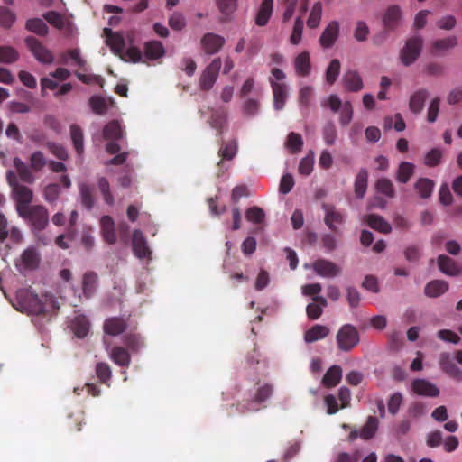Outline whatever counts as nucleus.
<instances>
[{"label":"nucleus","instance_id":"obj_1","mask_svg":"<svg viewBox=\"0 0 462 462\" xmlns=\"http://www.w3.org/2000/svg\"><path fill=\"white\" fill-rule=\"evenodd\" d=\"M6 180L12 189V197L15 202L17 214L32 207V205H31V203L33 199L32 190L18 181L17 175L14 171H8L6 172Z\"/></svg>","mask_w":462,"mask_h":462},{"label":"nucleus","instance_id":"obj_2","mask_svg":"<svg viewBox=\"0 0 462 462\" xmlns=\"http://www.w3.org/2000/svg\"><path fill=\"white\" fill-rule=\"evenodd\" d=\"M18 216L30 225L33 232L42 231L49 224V212L42 205H32Z\"/></svg>","mask_w":462,"mask_h":462},{"label":"nucleus","instance_id":"obj_3","mask_svg":"<svg viewBox=\"0 0 462 462\" xmlns=\"http://www.w3.org/2000/svg\"><path fill=\"white\" fill-rule=\"evenodd\" d=\"M336 340L339 350L349 352L359 344V332L353 325L345 324L338 329Z\"/></svg>","mask_w":462,"mask_h":462},{"label":"nucleus","instance_id":"obj_4","mask_svg":"<svg viewBox=\"0 0 462 462\" xmlns=\"http://www.w3.org/2000/svg\"><path fill=\"white\" fill-rule=\"evenodd\" d=\"M422 43V38L420 36H413L406 41L400 51V59L404 66H410L417 60L421 52Z\"/></svg>","mask_w":462,"mask_h":462},{"label":"nucleus","instance_id":"obj_5","mask_svg":"<svg viewBox=\"0 0 462 462\" xmlns=\"http://www.w3.org/2000/svg\"><path fill=\"white\" fill-rule=\"evenodd\" d=\"M221 65L220 58H216L206 67L199 78L201 90L208 91L213 88L217 79Z\"/></svg>","mask_w":462,"mask_h":462},{"label":"nucleus","instance_id":"obj_6","mask_svg":"<svg viewBox=\"0 0 462 462\" xmlns=\"http://www.w3.org/2000/svg\"><path fill=\"white\" fill-rule=\"evenodd\" d=\"M25 44L34 58L41 63L51 64L54 60L52 52L47 49L38 39L28 36L25 38Z\"/></svg>","mask_w":462,"mask_h":462},{"label":"nucleus","instance_id":"obj_7","mask_svg":"<svg viewBox=\"0 0 462 462\" xmlns=\"http://www.w3.org/2000/svg\"><path fill=\"white\" fill-rule=\"evenodd\" d=\"M24 311L29 314L40 315L45 311L44 303L35 293L24 291L20 296V302Z\"/></svg>","mask_w":462,"mask_h":462},{"label":"nucleus","instance_id":"obj_8","mask_svg":"<svg viewBox=\"0 0 462 462\" xmlns=\"http://www.w3.org/2000/svg\"><path fill=\"white\" fill-rule=\"evenodd\" d=\"M313 271L319 276L334 278L341 273V268L327 259H318L312 263Z\"/></svg>","mask_w":462,"mask_h":462},{"label":"nucleus","instance_id":"obj_9","mask_svg":"<svg viewBox=\"0 0 462 462\" xmlns=\"http://www.w3.org/2000/svg\"><path fill=\"white\" fill-rule=\"evenodd\" d=\"M225 42L226 41L224 37L213 32L204 34L200 41L201 47L208 55H213L218 52L224 46Z\"/></svg>","mask_w":462,"mask_h":462},{"label":"nucleus","instance_id":"obj_10","mask_svg":"<svg viewBox=\"0 0 462 462\" xmlns=\"http://www.w3.org/2000/svg\"><path fill=\"white\" fill-rule=\"evenodd\" d=\"M322 208L325 211V224L331 231L338 234L339 229L337 227V225H342L344 223V215L337 210L334 206L328 204H323Z\"/></svg>","mask_w":462,"mask_h":462},{"label":"nucleus","instance_id":"obj_11","mask_svg":"<svg viewBox=\"0 0 462 462\" xmlns=\"http://www.w3.org/2000/svg\"><path fill=\"white\" fill-rule=\"evenodd\" d=\"M40 263V254L34 247H29L23 251L17 267L20 271L34 270Z\"/></svg>","mask_w":462,"mask_h":462},{"label":"nucleus","instance_id":"obj_12","mask_svg":"<svg viewBox=\"0 0 462 462\" xmlns=\"http://www.w3.org/2000/svg\"><path fill=\"white\" fill-rule=\"evenodd\" d=\"M412 391L420 396L438 397L439 389L426 379H415L411 383Z\"/></svg>","mask_w":462,"mask_h":462},{"label":"nucleus","instance_id":"obj_13","mask_svg":"<svg viewBox=\"0 0 462 462\" xmlns=\"http://www.w3.org/2000/svg\"><path fill=\"white\" fill-rule=\"evenodd\" d=\"M339 35V23L337 21H331L319 37V44L324 49L331 48Z\"/></svg>","mask_w":462,"mask_h":462},{"label":"nucleus","instance_id":"obj_14","mask_svg":"<svg viewBox=\"0 0 462 462\" xmlns=\"http://www.w3.org/2000/svg\"><path fill=\"white\" fill-rule=\"evenodd\" d=\"M402 14V13L399 5H390L383 16V23L385 30L392 31L396 29L400 24Z\"/></svg>","mask_w":462,"mask_h":462},{"label":"nucleus","instance_id":"obj_15","mask_svg":"<svg viewBox=\"0 0 462 462\" xmlns=\"http://www.w3.org/2000/svg\"><path fill=\"white\" fill-rule=\"evenodd\" d=\"M14 166L17 175L18 181L21 180L27 184H32L35 181V176L32 173V169L28 166L23 160L18 157L14 159Z\"/></svg>","mask_w":462,"mask_h":462},{"label":"nucleus","instance_id":"obj_16","mask_svg":"<svg viewBox=\"0 0 462 462\" xmlns=\"http://www.w3.org/2000/svg\"><path fill=\"white\" fill-rule=\"evenodd\" d=\"M127 328L126 320L122 317H112L105 320L103 325L104 332L116 337L122 334Z\"/></svg>","mask_w":462,"mask_h":462},{"label":"nucleus","instance_id":"obj_17","mask_svg":"<svg viewBox=\"0 0 462 462\" xmlns=\"http://www.w3.org/2000/svg\"><path fill=\"white\" fill-rule=\"evenodd\" d=\"M106 37V43L116 55H122L125 50V39L119 32H115L109 28L104 29Z\"/></svg>","mask_w":462,"mask_h":462},{"label":"nucleus","instance_id":"obj_18","mask_svg":"<svg viewBox=\"0 0 462 462\" xmlns=\"http://www.w3.org/2000/svg\"><path fill=\"white\" fill-rule=\"evenodd\" d=\"M69 328L78 338H84L89 332L90 323L85 315L78 314L70 321Z\"/></svg>","mask_w":462,"mask_h":462},{"label":"nucleus","instance_id":"obj_19","mask_svg":"<svg viewBox=\"0 0 462 462\" xmlns=\"http://www.w3.org/2000/svg\"><path fill=\"white\" fill-rule=\"evenodd\" d=\"M100 227L104 240L109 245L115 244L117 236L114 219L110 216H103L100 219Z\"/></svg>","mask_w":462,"mask_h":462},{"label":"nucleus","instance_id":"obj_20","mask_svg":"<svg viewBox=\"0 0 462 462\" xmlns=\"http://www.w3.org/2000/svg\"><path fill=\"white\" fill-rule=\"evenodd\" d=\"M132 244L133 251L138 258L143 259L149 257V255L151 254V251L147 246L146 240L141 231H134Z\"/></svg>","mask_w":462,"mask_h":462},{"label":"nucleus","instance_id":"obj_21","mask_svg":"<svg viewBox=\"0 0 462 462\" xmlns=\"http://www.w3.org/2000/svg\"><path fill=\"white\" fill-rule=\"evenodd\" d=\"M439 365L441 370L452 378L459 379L462 376L461 370L448 353L440 354Z\"/></svg>","mask_w":462,"mask_h":462},{"label":"nucleus","instance_id":"obj_22","mask_svg":"<svg viewBox=\"0 0 462 462\" xmlns=\"http://www.w3.org/2000/svg\"><path fill=\"white\" fill-rule=\"evenodd\" d=\"M270 83L273 94V107L276 110H282L288 96L286 86L273 79L270 80Z\"/></svg>","mask_w":462,"mask_h":462},{"label":"nucleus","instance_id":"obj_23","mask_svg":"<svg viewBox=\"0 0 462 462\" xmlns=\"http://www.w3.org/2000/svg\"><path fill=\"white\" fill-rule=\"evenodd\" d=\"M429 97V92L425 88H420L415 91L409 100V109L413 114H420L423 108L426 99Z\"/></svg>","mask_w":462,"mask_h":462},{"label":"nucleus","instance_id":"obj_24","mask_svg":"<svg viewBox=\"0 0 462 462\" xmlns=\"http://www.w3.org/2000/svg\"><path fill=\"white\" fill-rule=\"evenodd\" d=\"M294 68L297 75L307 77L311 70L310 53L306 51L300 52L294 60Z\"/></svg>","mask_w":462,"mask_h":462},{"label":"nucleus","instance_id":"obj_25","mask_svg":"<svg viewBox=\"0 0 462 462\" xmlns=\"http://www.w3.org/2000/svg\"><path fill=\"white\" fill-rule=\"evenodd\" d=\"M341 378L342 368L337 365H334L326 372L321 380V383L327 388H332L340 383Z\"/></svg>","mask_w":462,"mask_h":462},{"label":"nucleus","instance_id":"obj_26","mask_svg":"<svg viewBox=\"0 0 462 462\" xmlns=\"http://www.w3.org/2000/svg\"><path fill=\"white\" fill-rule=\"evenodd\" d=\"M343 85L346 90L357 92L363 88V80L356 71L349 70L343 77Z\"/></svg>","mask_w":462,"mask_h":462},{"label":"nucleus","instance_id":"obj_27","mask_svg":"<svg viewBox=\"0 0 462 462\" xmlns=\"http://www.w3.org/2000/svg\"><path fill=\"white\" fill-rule=\"evenodd\" d=\"M438 265L439 270L447 275L457 276L461 272L456 262L445 254L438 257Z\"/></svg>","mask_w":462,"mask_h":462},{"label":"nucleus","instance_id":"obj_28","mask_svg":"<svg viewBox=\"0 0 462 462\" xmlns=\"http://www.w3.org/2000/svg\"><path fill=\"white\" fill-rule=\"evenodd\" d=\"M165 54V49L159 41H150L144 44V57L150 60H156Z\"/></svg>","mask_w":462,"mask_h":462},{"label":"nucleus","instance_id":"obj_29","mask_svg":"<svg viewBox=\"0 0 462 462\" xmlns=\"http://www.w3.org/2000/svg\"><path fill=\"white\" fill-rule=\"evenodd\" d=\"M367 225L383 234H389L392 231L390 224L381 216L376 214H369L365 217Z\"/></svg>","mask_w":462,"mask_h":462},{"label":"nucleus","instance_id":"obj_30","mask_svg":"<svg viewBox=\"0 0 462 462\" xmlns=\"http://www.w3.org/2000/svg\"><path fill=\"white\" fill-rule=\"evenodd\" d=\"M448 290V283L443 280H433L425 286L424 292L430 298H436Z\"/></svg>","mask_w":462,"mask_h":462},{"label":"nucleus","instance_id":"obj_31","mask_svg":"<svg viewBox=\"0 0 462 462\" xmlns=\"http://www.w3.org/2000/svg\"><path fill=\"white\" fill-rule=\"evenodd\" d=\"M123 134V128L118 120H112L104 126L103 135L107 140H120Z\"/></svg>","mask_w":462,"mask_h":462},{"label":"nucleus","instance_id":"obj_32","mask_svg":"<svg viewBox=\"0 0 462 462\" xmlns=\"http://www.w3.org/2000/svg\"><path fill=\"white\" fill-rule=\"evenodd\" d=\"M273 0H263L255 17V23L258 26L267 24L273 13Z\"/></svg>","mask_w":462,"mask_h":462},{"label":"nucleus","instance_id":"obj_33","mask_svg":"<svg viewBox=\"0 0 462 462\" xmlns=\"http://www.w3.org/2000/svg\"><path fill=\"white\" fill-rule=\"evenodd\" d=\"M328 334L329 329L328 327L317 324L305 332L304 339L307 343H312L325 338Z\"/></svg>","mask_w":462,"mask_h":462},{"label":"nucleus","instance_id":"obj_34","mask_svg":"<svg viewBox=\"0 0 462 462\" xmlns=\"http://www.w3.org/2000/svg\"><path fill=\"white\" fill-rule=\"evenodd\" d=\"M208 123L217 131V135H221L226 125V113L223 110H213Z\"/></svg>","mask_w":462,"mask_h":462},{"label":"nucleus","instance_id":"obj_35","mask_svg":"<svg viewBox=\"0 0 462 462\" xmlns=\"http://www.w3.org/2000/svg\"><path fill=\"white\" fill-rule=\"evenodd\" d=\"M457 45L456 36H448L443 39L436 40L432 42V52L439 54L448 50L453 49Z\"/></svg>","mask_w":462,"mask_h":462},{"label":"nucleus","instance_id":"obj_36","mask_svg":"<svg viewBox=\"0 0 462 462\" xmlns=\"http://www.w3.org/2000/svg\"><path fill=\"white\" fill-rule=\"evenodd\" d=\"M368 171L366 169H361L355 180V194L358 199H363L367 189Z\"/></svg>","mask_w":462,"mask_h":462},{"label":"nucleus","instance_id":"obj_37","mask_svg":"<svg viewBox=\"0 0 462 462\" xmlns=\"http://www.w3.org/2000/svg\"><path fill=\"white\" fill-rule=\"evenodd\" d=\"M97 284V274L94 272H87L83 276L82 290L87 298L94 293Z\"/></svg>","mask_w":462,"mask_h":462},{"label":"nucleus","instance_id":"obj_38","mask_svg":"<svg viewBox=\"0 0 462 462\" xmlns=\"http://www.w3.org/2000/svg\"><path fill=\"white\" fill-rule=\"evenodd\" d=\"M79 189L81 204L87 209H91L95 204L93 188L87 183H81L79 186Z\"/></svg>","mask_w":462,"mask_h":462},{"label":"nucleus","instance_id":"obj_39","mask_svg":"<svg viewBox=\"0 0 462 462\" xmlns=\"http://www.w3.org/2000/svg\"><path fill=\"white\" fill-rule=\"evenodd\" d=\"M111 359L118 365L127 367L130 365V355L128 351L122 346H115L111 351Z\"/></svg>","mask_w":462,"mask_h":462},{"label":"nucleus","instance_id":"obj_40","mask_svg":"<svg viewBox=\"0 0 462 462\" xmlns=\"http://www.w3.org/2000/svg\"><path fill=\"white\" fill-rule=\"evenodd\" d=\"M70 136L77 153L82 154L84 152V135L82 129L78 125H70Z\"/></svg>","mask_w":462,"mask_h":462},{"label":"nucleus","instance_id":"obj_41","mask_svg":"<svg viewBox=\"0 0 462 462\" xmlns=\"http://www.w3.org/2000/svg\"><path fill=\"white\" fill-rule=\"evenodd\" d=\"M414 188L420 198L428 199L432 193L434 182L428 178H420L416 181Z\"/></svg>","mask_w":462,"mask_h":462},{"label":"nucleus","instance_id":"obj_42","mask_svg":"<svg viewBox=\"0 0 462 462\" xmlns=\"http://www.w3.org/2000/svg\"><path fill=\"white\" fill-rule=\"evenodd\" d=\"M69 60H73L74 63L81 69L86 65V60L81 58L79 49H69L60 55V62L62 64H67Z\"/></svg>","mask_w":462,"mask_h":462},{"label":"nucleus","instance_id":"obj_43","mask_svg":"<svg viewBox=\"0 0 462 462\" xmlns=\"http://www.w3.org/2000/svg\"><path fill=\"white\" fill-rule=\"evenodd\" d=\"M414 164L411 162H401L396 174L397 180L401 183H407L414 173Z\"/></svg>","mask_w":462,"mask_h":462},{"label":"nucleus","instance_id":"obj_44","mask_svg":"<svg viewBox=\"0 0 462 462\" xmlns=\"http://www.w3.org/2000/svg\"><path fill=\"white\" fill-rule=\"evenodd\" d=\"M237 152V141L231 140L227 143H223L219 148L218 155L222 160H232Z\"/></svg>","mask_w":462,"mask_h":462},{"label":"nucleus","instance_id":"obj_45","mask_svg":"<svg viewBox=\"0 0 462 462\" xmlns=\"http://www.w3.org/2000/svg\"><path fill=\"white\" fill-rule=\"evenodd\" d=\"M378 428V420L376 417L369 416L365 424L360 430V438L370 439L374 437Z\"/></svg>","mask_w":462,"mask_h":462},{"label":"nucleus","instance_id":"obj_46","mask_svg":"<svg viewBox=\"0 0 462 462\" xmlns=\"http://www.w3.org/2000/svg\"><path fill=\"white\" fill-rule=\"evenodd\" d=\"M97 187L102 194L103 199L106 204L113 206L115 204L114 196L110 190V184L105 177H100L97 180Z\"/></svg>","mask_w":462,"mask_h":462},{"label":"nucleus","instance_id":"obj_47","mask_svg":"<svg viewBox=\"0 0 462 462\" xmlns=\"http://www.w3.org/2000/svg\"><path fill=\"white\" fill-rule=\"evenodd\" d=\"M286 147L290 150L291 153H297L301 151L303 146V140L300 134L291 132L286 140Z\"/></svg>","mask_w":462,"mask_h":462},{"label":"nucleus","instance_id":"obj_48","mask_svg":"<svg viewBox=\"0 0 462 462\" xmlns=\"http://www.w3.org/2000/svg\"><path fill=\"white\" fill-rule=\"evenodd\" d=\"M26 29L41 36H45L48 33V26L40 18L27 20Z\"/></svg>","mask_w":462,"mask_h":462},{"label":"nucleus","instance_id":"obj_49","mask_svg":"<svg viewBox=\"0 0 462 462\" xmlns=\"http://www.w3.org/2000/svg\"><path fill=\"white\" fill-rule=\"evenodd\" d=\"M95 371L100 383L109 386V381L112 376L110 366L106 363L99 362L96 365Z\"/></svg>","mask_w":462,"mask_h":462},{"label":"nucleus","instance_id":"obj_50","mask_svg":"<svg viewBox=\"0 0 462 462\" xmlns=\"http://www.w3.org/2000/svg\"><path fill=\"white\" fill-rule=\"evenodd\" d=\"M19 59V52L11 46H0V62L11 64Z\"/></svg>","mask_w":462,"mask_h":462},{"label":"nucleus","instance_id":"obj_51","mask_svg":"<svg viewBox=\"0 0 462 462\" xmlns=\"http://www.w3.org/2000/svg\"><path fill=\"white\" fill-rule=\"evenodd\" d=\"M322 15V5L320 2H316L310 11V16L307 20V25L311 28H317L320 23Z\"/></svg>","mask_w":462,"mask_h":462},{"label":"nucleus","instance_id":"obj_52","mask_svg":"<svg viewBox=\"0 0 462 462\" xmlns=\"http://www.w3.org/2000/svg\"><path fill=\"white\" fill-rule=\"evenodd\" d=\"M245 216L247 221L254 224H261L264 220L265 213L261 208L253 206L246 209Z\"/></svg>","mask_w":462,"mask_h":462},{"label":"nucleus","instance_id":"obj_53","mask_svg":"<svg viewBox=\"0 0 462 462\" xmlns=\"http://www.w3.org/2000/svg\"><path fill=\"white\" fill-rule=\"evenodd\" d=\"M375 189L379 193H381L388 198L394 197V194H395L394 188H393V182L389 179L381 178V179L377 180V181L375 183Z\"/></svg>","mask_w":462,"mask_h":462},{"label":"nucleus","instance_id":"obj_54","mask_svg":"<svg viewBox=\"0 0 462 462\" xmlns=\"http://www.w3.org/2000/svg\"><path fill=\"white\" fill-rule=\"evenodd\" d=\"M89 106L92 111L97 114L103 116L106 113L107 105L106 99L101 96H92L89 98Z\"/></svg>","mask_w":462,"mask_h":462},{"label":"nucleus","instance_id":"obj_55","mask_svg":"<svg viewBox=\"0 0 462 462\" xmlns=\"http://www.w3.org/2000/svg\"><path fill=\"white\" fill-rule=\"evenodd\" d=\"M273 391V385L271 383H266L257 389L253 399L259 406L260 403L265 402L272 396Z\"/></svg>","mask_w":462,"mask_h":462},{"label":"nucleus","instance_id":"obj_56","mask_svg":"<svg viewBox=\"0 0 462 462\" xmlns=\"http://www.w3.org/2000/svg\"><path fill=\"white\" fill-rule=\"evenodd\" d=\"M442 152L439 148L430 150L424 157V164L428 167H436L441 162Z\"/></svg>","mask_w":462,"mask_h":462},{"label":"nucleus","instance_id":"obj_57","mask_svg":"<svg viewBox=\"0 0 462 462\" xmlns=\"http://www.w3.org/2000/svg\"><path fill=\"white\" fill-rule=\"evenodd\" d=\"M340 72V62L334 59L330 61L326 70V80L328 84H334Z\"/></svg>","mask_w":462,"mask_h":462},{"label":"nucleus","instance_id":"obj_58","mask_svg":"<svg viewBox=\"0 0 462 462\" xmlns=\"http://www.w3.org/2000/svg\"><path fill=\"white\" fill-rule=\"evenodd\" d=\"M322 136L327 145H333L336 142L337 133L332 122L327 123L322 129Z\"/></svg>","mask_w":462,"mask_h":462},{"label":"nucleus","instance_id":"obj_59","mask_svg":"<svg viewBox=\"0 0 462 462\" xmlns=\"http://www.w3.org/2000/svg\"><path fill=\"white\" fill-rule=\"evenodd\" d=\"M119 57L125 61L136 63L142 60L143 53L139 48L131 46L125 51H123V54Z\"/></svg>","mask_w":462,"mask_h":462},{"label":"nucleus","instance_id":"obj_60","mask_svg":"<svg viewBox=\"0 0 462 462\" xmlns=\"http://www.w3.org/2000/svg\"><path fill=\"white\" fill-rule=\"evenodd\" d=\"M303 31V19L301 16L296 18L292 29L291 35L290 37V42L293 45H298L301 41Z\"/></svg>","mask_w":462,"mask_h":462},{"label":"nucleus","instance_id":"obj_61","mask_svg":"<svg viewBox=\"0 0 462 462\" xmlns=\"http://www.w3.org/2000/svg\"><path fill=\"white\" fill-rule=\"evenodd\" d=\"M314 165V154L311 152L303 157L299 164V172L302 175L308 176L312 172Z\"/></svg>","mask_w":462,"mask_h":462},{"label":"nucleus","instance_id":"obj_62","mask_svg":"<svg viewBox=\"0 0 462 462\" xmlns=\"http://www.w3.org/2000/svg\"><path fill=\"white\" fill-rule=\"evenodd\" d=\"M44 19L52 26L57 29H63L64 27V18L63 16L56 12V11H49L43 14Z\"/></svg>","mask_w":462,"mask_h":462},{"label":"nucleus","instance_id":"obj_63","mask_svg":"<svg viewBox=\"0 0 462 462\" xmlns=\"http://www.w3.org/2000/svg\"><path fill=\"white\" fill-rule=\"evenodd\" d=\"M260 109V102L255 98H247L243 104V113L246 116H254Z\"/></svg>","mask_w":462,"mask_h":462},{"label":"nucleus","instance_id":"obj_64","mask_svg":"<svg viewBox=\"0 0 462 462\" xmlns=\"http://www.w3.org/2000/svg\"><path fill=\"white\" fill-rule=\"evenodd\" d=\"M220 13L226 16L232 14L237 7V0H217Z\"/></svg>","mask_w":462,"mask_h":462}]
</instances>
